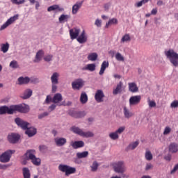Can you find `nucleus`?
I'll use <instances>...</instances> for the list:
<instances>
[{"instance_id":"obj_7","label":"nucleus","mask_w":178,"mask_h":178,"mask_svg":"<svg viewBox=\"0 0 178 178\" xmlns=\"http://www.w3.org/2000/svg\"><path fill=\"white\" fill-rule=\"evenodd\" d=\"M15 150H7L3 152L1 155H0V162L2 163H8L9 161H10V158H12V154H15Z\"/></svg>"},{"instance_id":"obj_34","label":"nucleus","mask_w":178,"mask_h":178,"mask_svg":"<svg viewBox=\"0 0 178 178\" xmlns=\"http://www.w3.org/2000/svg\"><path fill=\"white\" fill-rule=\"evenodd\" d=\"M97 58L98 54L97 53H91L88 56V60H92V62L97 60Z\"/></svg>"},{"instance_id":"obj_38","label":"nucleus","mask_w":178,"mask_h":178,"mask_svg":"<svg viewBox=\"0 0 178 178\" xmlns=\"http://www.w3.org/2000/svg\"><path fill=\"white\" fill-rule=\"evenodd\" d=\"M71 130L73 133H75V134H78V136H81V133L83 132V130L77 127H72Z\"/></svg>"},{"instance_id":"obj_26","label":"nucleus","mask_w":178,"mask_h":178,"mask_svg":"<svg viewBox=\"0 0 178 178\" xmlns=\"http://www.w3.org/2000/svg\"><path fill=\"white\" fill-rule=\"evenodd\" d=\"M51 84H58L59 83V73L54 72L51 76Z\"/></svg>"},{"instance_id":"obj_55","label":"nucleus","mask_w":178,"mask_h":178,"mask_svg":"<svg viewBox=\"0 0 178 178\" xmlns=\"http://www.w3.org/2000/svg\"><path fill=\"white\" fill-rule=\"evenodd\" d=\"M119 138V134L117 132L112 133V140H118Z\"/></svg>"},{"instance_id":"obj_8","label":"nucleus","mask_w":178,"mask_h":178,"mask_svg":"<svg viewBox=\"0 0 178 178\" xmlns=\"http://www.w3.org/2000/svg\"><path fill=\"white\" fill-rule=\"evenodd\" d=\"M19 19V15H15L11 17H10L5 24H3L1 28H0V31H2V30H5V29H6V27L10 26V24H12L13 23H15V22H16V20H17Z\"/></svg>"},{"instance_id":"obj_45","label":"nucleus","mask_w":178,"mask_h":178,"mask_svg":"<svg viewBox=\"0 0 178 178\" xmlns=\"http://www.w3.org/2000/svg\"><path fill=\"white\" fill-rule=\"evenodd\" d=\"M48 12H52V10H60L58 5H53L47 8Z\"/></svg>"},{"instance_id":"obj_37","label":"nucleus","mask_w":178,"mask_h":178,"mask_svg":"<svg viewBox=\"0 0 178 178\" xmlns=\"http://www.w3.org/2000/svg\"><path fill=\"white\" fill-rule=\"evenodd\" d=\"M138 144H140L138 141H135L129 145V146L127 147V149H131V150L136 149V148L138 147Z\"/></svg>"},{"instance_id":"obj_9","label":"nucleus","mask_w":178,"mask_h":178,"mask_svg":"<svg viewBox=\"0 0 178 178\" xmlns=\"http://www.w3.org/2000/svg\"><path fill=\"white\" fill-rule=\"evenodd\" d=\"M141 102V95H134L129 98V106H136Z\"/></svg>"},{"instance_id":"obj_35","label":"nucleus","mask_w":178,"mask_h":178,"mask_svg":"<svg viewBox=\"0 0 178 178\" xmlns=\"http://www.w3.org/2000/svg\"><path fill=\"white\" fill-rule=\"evenodd\" d=\"M24 178H30L31 175L30 174V170L28 168H24L22 169Z\"/></svg>"},{"instance_id":"obj_12","label":"nucleus","mask_w":178,"mask_h":178,"mask_svg":"<svg viewBox=\"0 0 178 178\" xmlns=\"http://www.w3.org/2000/svg\"><path fill=\"white\" fill-rule=\"evenodd\" d=\"M84 86V81L81 79H78L72 83L73 90H80Z\"/></svg>"},{"instance_id":"obj_54","label":"nucleus","mask_w":178,"mask_h":178,"mask_svg":"<svg viewBox=\"0 0 178 178\" xmlns=\"http://www.w3.org/2000/svg\"><path fill=\"white\" fill-rule=\"evenodd\" d=\"M154 168V165L150 163L146 164V167L145 168V170H151Z\"/></svg>"},{"instance_id":"obj_60","label":"nucleus","mask_w":178,"mask_h":178,"mask_svg":"<svg viewBox=\"0 0 178 178\" xmlns=\"http://www.w3.org/2000/svg\"><path fill=\"white\" fill-rule=\"evenodd\" d=\"M51 102H52V98L49 95H47L45 99L46 104H49Z\"/></svg>"},{"instance_id":"obj_5","label":"nucleus","mask_w":178,"mask_h":178,"mask_svg":"<svg viewBox=\"0 0 178 178\" xmlns=\"http://www.w3.org/2000/svg\"><path fill=\"white\" fill-rule=\"evenodd\" d=\"M13 106V115L16 113V112H19L20 113H28L30 112V106L29 105L23 104Z\"/></svg>"},{"instance_id":"obj_1","label":"nucleus","mask_w":178,"mask_h":178,"mask_svg":"<svg viewBox=\"0 0 178 178\" xmlns=\"http://www.w3.org/2000/svg\"><path fill=\"white\" fill-rule=\"evenodd\" d=\"M15 122L19 127H21L23 130H26L25 133L29 137H33L37 134V129L34 127H29L30 123L22 120L20 118H17Z\"/></svg>"},{"instance_id":"obj_42","label":"nucleus","mask_w":178,"mask_h":178,"mask_svg":"<svg viewBox=\"0 0 178 178\" xmlns=\"http://www.w3.org/2000/svg\"><path fill=\"white\" fill-rule=\"evenodd\" d=\"M115 59L116 60H118V62H124V57L122 56V54L117 53L115 54Z\"/></svg>"},{"instance_id":"obj_51","label":"nucleus","mask_w":178,"mask_h":178,"mask_svg":"<svg viewBox=\"0 0 178 178\" xmlns=\"http://www.w3.org/2000/svg\"><path fill=\"white\" fill-rule=\"evenodd\" d=\"M125 129V127H120L118 130L115 131V132H117V134H122V133H123V131H124Z\"/></svg>"},{"instance_id":"obj_17","label":"nucleus","mask_w":178,"mask_h":178,"mask_svg":"<svg viewBox=\"0 0 178 178\" xmlns=\"http://www.w3.org/2000/svg\"><path fill=\"white\" fill-rule=\"evenodd\" d=\"M169 152L171 154H176L178 152V144L173 142L171 143L168 146Z\"/></svg>"},{"instance_id":"obj_46","label":"nucleus","mask_w":178,"mask_h":178,"mask_svg":"<svg viewBox=\"0 0 178 178\" xmlns=\"http://www.w3.org/2000/svg\"><path fill=\"white\" fill-rule=\"evenodd\" d=\"M171 132H172V128H170V127L169 126H167L165 127L163 134L164 136H168V134H170Z\"/></svg>"},{"instance_id":"obj_14","label":"nucleus","mask_w":178,"mask_h":178,"mask_svg":"<svg viewBox=\"0 0 178 178\" xmlns=\"http://www.w3.org/2000/svg\"><path fill=\"white\" fill-rule=\"evenodd\" d=\"M8 140L11 144H16L20 140V136L17 134H10L8 136Z\"/></svg>"},{"instance_id":"obj_56","label":"nucleus","mask_w":178,"mask_h":178,"mask_svg":"<svg viewBox=\"0 0 178 178\" xmlns=\"http://www.w3.org/2000/svg\"><path fill=\"white\" fill-rule=\"evenodd\" d=\"M49 113L47 112H44L40 115H38V119H43V118H45L46 116H48Z\"/></svg>"},{"instance_id":"obj_15","label":"nucleus","mask_w":178,"mask_h":178,"mask_svg":"<svg viewBox=\"0 0 178 178\" xmlns=\"http://www.w3.org/2000/svg\"><path fill=\"white\" fill-rule=\"evenodd\" d=\"M104 97H105L104 92L102 90H97L95 95V100L97 102H104Z\"/></svg>"},{"instance_id":"obj_23","label":"nucleus","mask_w":178,"mask_h":178,"mask_svg":"<svg viewBox=\"0 0 178 178\" xmlns=\"http://www.w3.org/2000/svg\"><path fill=\"white\" fill-rule=\"evenodd\" d=\"M33 95V90L31 89H26L22 95H21V98L22 99H29L30 97Z\"/></svg>"},{"instance_id":"obj_44","label":"nucleus","mask_w":178,"mask_h":178,"mask_svg":"<svg viewBox=\"0 0 178 178\" xmlns=\"http://www.w3.org/2000/svg\"><path fill=\"white\" fill-rule=\"evenodd\" d=\"M70 16L67 15H61L60 17H59L58 20L60 23H62V22L65 21L67 22V20L70 19Z\"/></svg>"},{"instance_id":"obj_49","label":"nucleus","mask_w":178,"mask_h":178,"mask_svg":"<svg viewBox=\"0 0 178 178\" xmlns=\"http://www.w3.org/2000/svg\"><path fill=\"white\" fill-rule=\"evenodd\" d=\"M52 58H54V56L52 54H49L44 57V60H45V62H51V60H52Z\"/></svg>"},{"instance_id":"obj_3","label":"nucleus","mask_w":178,"mask_h":178,"mask_svg":"<svg viewBox=\"0 0 178 178\" xmlns=\"http://www.w3.org/2000/svg\"><path fill=\"white\" fill-rule=\"evenodd\" d=\"M165 55L169 59L170 63L173 65L175 67L178 66V54L173 49H170L167 51H165Z\"/></svg>"},{"instance_id":"obj_21","label":"nucleus","mask_w":178,"mask_h":178,"mask_svg":"<svg viewBox=\"0 0 178 178\" xmlns=\"http://www.w3.org/2000/svg\"><path fill=\"white\" fill-rule=\"evenodd\" d=\"M76 40L79 44H84L87 41V35H86V31H83L81 35L76 38Z\"/></svg>"},{"instance_id":"obj_11","label":"nucleus","mask_w":178,"mask_h":178,"mask_svg":"<svg viewBox=\"0 0 178 178\" xmlns=\"http://www.w3.org/2000/svg\"><path fill=\"white\" fill-rule=\"evenodd\" d=\"M124 91V86H123V82L120 81L115 88H113V95H118V94H122Z\"/></svg>"},{"instance_id":"obj_36","label":"nucleus","mask_w":178,"mask_h":178,"mask_svg":"<svg viewBox=\"0 0 178 178\" xmlns=\"http://www.w3.org/2000/svg\"><path fill=\"white\" fill-rule=\"evenodd\" d=\"M76 156L77 158H79V159H81L83 158H87V156H88V152L85 151L83 152H78L76 153Z\"/></svg>"},{"instance_id":"obj_30","label":"nucleus","mask_w":178,"mask_h":178,"mask_svg":"<svg viewBox=\"0 0 178 178\" xmlns=\"http://www.w3.org/2000/svg\"><path fill=\"white\" fill-rule=\"evenodd\" d=\"M88 102V96L86 92H82L80 97V102L82 104H87Z\"/></svg>"},{"instance_id":"obj_52","label":"nucleus","mask_w":178,"mask_h":178,"mask_svg":"<svg viewBox=\"0 0 178 178\" xmlns=\"http://www.w3.org/2000/svg\"><path fill=\"white\" fill-rule=\"evenodd\" d=\"M95 24L97 26V27H101V26H102V21L99 19H97Z\"/></svg>"},{"instance_id":"obj_19","label":"nucleus","mask_w":178,"mask_h":178,"mask_svg":"<svg viewBox=\"0 0 178 178\" xmlns=\"http://www.w3.org/2000/svg\"><path fill=\"white\" fill-rule=\"evenodd\" d=\"M83 6V1L76 2L73 6L72 13V15H76L79 12V10Z\"/></svg>"},{"instance_id":"obj_22","label":"nucleus","mask_w":178,"mask_h":178,"mask_svg":"<svg viewBox=\"0 0 178 178\" xmlns=\"http://www.w3.org/2000/svg\"><path fill=\"white\" fill-rule=\"evenodd\" d=\"M71 145L74 149H77V148H83V147H84V142L82 140L72 142Z\"/></svg>"},{"instance_id":"obj_48","label":"nucleus","mask_w":178,"mask_h":178,"mask_svg":"<svg viewBox=\"0 0 178 178\" xmlns=\"http://www.w3.org/2000/svg\"><path fill=\"white\" fill-rule=\"evenodd\" d=\"M149 0H142L138 3H136V6L137 8H141V6H143V5L145 4V3H147V2L149 1Z\"/></svg>"},{"instance_id":"obj_61","label":"nucleus","mask_w":178,"mask_h":178,"mask_svg":"<svg viewBox=\"0 0 178 178\" xmlns=\"http://www.w3.org/2000/svg\"><path fill=\"white\" fill-rule=\"evenodd\" d=\"M8 167L9 165H8L0 164V169H2L3 170L8 169Z\"/></svg>"},{"instance_id":"obj_39","label":"nucleus","mask_w":178,"mask_h":178,"mask_svg":"<svg viewBox=\"0 0 178 178\" xmlns=\"http://www.w3.org/2000/svg\"><path fill=\"white\" fill-rule=\"evenodd\" d=\"M9 51V43L6 42V44H1V51L3 52V54H6Z\"/></svg>"},{"instance_id":"obj_43","label":"nucleus","mask_w":178,"mask_h":178,"mask_svg":"<svg viewBox=\"0 0 178 178\" xmlns=\"http://www.w3.org/2000/svg\"><path fill=\"white\" fill-rule=\"evenodd\" d=\"M147 103L149 108H155V106H156V102L154 100H151L149 97L147 98Z\"/></svg>"},{"instance_id":"obj_41","label":"nucleus","mask_w":178,"mask_h":178,"mask_svg":"<svg viewBox=\"0 0 178 178\" xmlns=\"http://www.w3.org/2000/svg\"><path fill=\"white\" fill-rule=\"evenodd\" d=\"M145 156L147 161H152L153 156L151 151L147 150Z\"/></svg>"},{"instance_id":"obj_47","label":"nucleus","mask_w":178,"mask_h":178,"mask_svg":"<svg viewBox=\"0 0 178 178\" xmlns=\"http://www.w3.org/2000/svg\"><path fill=\"white\" fill-rule=\"evenodd\" d=\"M10 67H12L13 69H17V67H19V64L17 63V61H11L10 63Z\"/></svg>"},{"instance_id":"obj_33","label":"nucleus","mask_w":178,"mask_h":178,"mask_svg":"<svg viewBox=\"0 0 178 178\" xmlns=\"http://www.w3.org/2000/svg\"><path fill=\"white\" fill-rule=\"evenodd\" d=\"M130 41H131V38L129 33L124 35L121 38V42H130Z\"/></svg>"},{"instance_id":"obj_63","label":"nucleus","mask_w":178,"mask_h":178,"mask_svg":"<svg viewBox=\"0 0 178 178\" xmlns=\"http://www.w3.org/2000/svg\"><path fill=\"white\" fill-rule=\"evenodd\" d=\"M56 108V106L55 104H51L49 107V109H50V111L52 112V111H55Z\"/></svg>"},{"instance_id":"obj_6","label":"nucleus","mask_w":178,"mask_h":178,"mask_svg":"<svg viewBox=\"0 0 178 178\" xmlns=\"http://www.w3.org/2000/svg\"><path fill=\"white\" fill-rule=\"evenodd\" d=\"M58 170H60V172H63V173H65V176H70V175L76 173V168L65 164H60L58 165Z\"/></svg>"},{"instance_id":"obj_2","label":"nucleus","mask_w":178,"mask_h":178,"mask_svg":"<svg viewBox=\"0 0 178 178\" xmlns=\"http://www.w3.org/2000/svg\"><path fill=\"white\" fill-rule=\"evenodd\" d=\"M24 156L26 159L31 161L32 163L35 166H40L41 165V159L35 157V150L29 149L24 154Z\"/></svg>"},{"instance_id":"obj_31","label":"nucleus","mask_w":178,"mask_h":178,"mask_svg":"<svg viewBox=\"0 0 178 178\" xmlns=\"http://www.w3.org/2000/svg\"><path fill=\"white\" fill-rule=\"evenodd\" d=\"M85 115H86V112L84 111H79V112L74 111L72 113L73 118H84Z\"/></svg>"},{"instance_id":"obj_64","label":"nucleus","mask_w":178,"mask_h":178,"mask_svg":"<svg viewBox=\"0 0 178 178\" xmlns=\"http://www.w3.org/2000/svg\"><path fill=\"white\" fill-rule=\"evenodd\" d=\"M158 13V9L157 8H153L151 11V15H156Z\"/></svg>"},{"instance_id":"obj_57","label":"nucleus","mask_w":178,"mask_h":178,"mask_svg":"<svg viewBox=\"0 0 178 178\" xmlns=\"http://www.w3.org/2000/svg\"><path fill=\"white\" fill-rule=\"evenodd\" d=\"M177 170H178V163L175 165L174 168L171 170L170 174L173 175V173H176Z\"/></svg>"},{"instance_id":"obj_32","label":"nucleus","mask_w":178,"mask_h":178,"mask_svg":"<svg viewBox=\"0 0 178 178\" xmlns=\"http://www.w3.org/2000/svg\"><path fill=\"white\" fill-rule=\"evenodd\" d=\"M81 137H83L85 138H88L90 137H94V134L91 131L84 132V131H82V133L81 134Z\"/></svg>"},{"instance_id":"obj_62","label":"nucleus","mask_w":178,"mask_h":178,"mask_svg":"<svg viewBox=\"0 0 178 178\" xmlns=\"http://www.w3.org/2000/svg\"><path fill=\"white\" fill-rule=\"evenodd\" d=\"M40 151H45L47 149V146L45 145H41L40 147Z\"/></svg>"},{"instance_id":"obj_50","label":"nucleus","mask_w":178,"mask_h":178,"mask_svg":"<svg viewBox=\"0 0 178 178\" xmlns=\"http://www.w3.org/2000/svg\"><path fill=\"white\" fill-rule=\"evenodd\" d=\"M11 2L15 5H22V3H24L25 0H11Z\"/></svg>"},{"instance_id":"obj_4","label":"nucleus","mask_w":178,"mask_h":178,"mask_svg":"<svg viewBox=\"0 0 178 178\" xmlns=\"http://www.w3.org/2000/svg\"><path fill=\"white\" fill-rule=\"evenodd\" d=\"M112 166L115 173L123 175L126 172V164L122 161L114 162Z\"/></svg>"},{"instance_id":"obj_24","label":"nucleus","mask_w":178,"mask_h":178,"mask_svg":"<svg viewBox=\"0 0 178 178\" xmlns=\"http://www.w3.org/2000/svg\"><path fill=\"white\" fill-rule=\"evenodd\" d=\"M123 113L126 119H130V118H133V116H134V113H131V111H130V110L126 106H124L123 108Z\"/></svg>"},{"instance_id":"obj_25","label":"nucleus","mask_w":178,"mask_h":178,"mask_svg":"<svg viewBox=\"0 0 178 178\" xmlns=\"http://www.w3.org/2000/svg\"><path fill=\"white\" fill-rule=\"evenodd\" d=\"M109 67V63L108 61H104L102 63L100 70L99 72V76H102L104 73H105V70H106V67Z\"/></svg>"},{"instance_id":"obj_28","label":"nucleus","mask_w":178,"mask_h":178,"mask_svg":"<svg viewBox=\"0 0 178 178\" xmlns=\"http://www.w3.org/2000/svg\"><path fill=\"white\" fill-rule=\"evenodd\" d=\"M97 65L94 63L88 64L86 67L82 68V70H88L89 72H95Z\"/></svg>"},{"instance_id":"obj_29","label":"nucleus","mask_w":178,"mask_h":178,"mask_svg":"<svg viewBox=\"0 0 178 178\" xmlns=\"http://www.w3.org/2000/svg\"><path fill=\"white\" fill-rule=\"evenodd\" d=\"M29 83H30V78H29L28 76H20L19 78H18V83L19 84V86H22L23 84H29Z\"/></svg>"},{"instance_id":"obj_20","label":"nucleus","mask_w":178,"mask_h":178,"mask_svg":"<svg viewBox=\"0 0 178 178\" xmlns=\"http://www.w3.org/2000/svg\"><path fill=\"white\" fill-rule=\"evenodd\" d=\"M129 87V91L130 92H138V87L137 86V84L134 82H131L128 83Z\"/></svg>"},{"instance_id":"obj_10","label":"nucleus","mask_w":178,"mask_h":178,"mask_svg":"<svg viewBox=\"0 0 178 178\" xmlns=\"http://www.w3.org/2000/svg\"><path fill=\"white\" fill-rule=\"evenodd\" d=\"M13 115V106H2L0 107V115Z\"/></svg>"},{"instance_id":"obj_58","label":"nucleus","mask_w":178,"mask_h":178,"mask_svg":"<svg viewBox=\"0 0 178 178\" xmlns=\"http://www.w3.org/2000/svg\"><path fill=\"white\" fill-rule=\"evenodd\" d=\"M57 83H51L52 87V92H56V90H58V86H56Z\"/></svg>"},{"instance_id":"obj_18","label":"nucleus","mask_w":178,"mask_h":178,"mask_svg":"<svg viewBox=\"0 0 178 178\" xmlns=\"http://www.w3.org/2000/svg\"><path fill=\"white\" fill-rule=\"evenodd\" d=\"M54 142L56 143V145H57V147H63V145L66 144L67 140H66V138H56L54 139Z\"/></svg>"},{"instance_id":"obj_13","label":"nucleus","mask_w":178,"mask_h":178,"mask_svg":"<svg viewBox=\"0 0 178 178\" xmlns=\"http://www.w3.org/2000/svg\"><path fill=\"white\" fill-rule=\"evenodd\" d=\"M63 100V97H62V94L56 93L53 97L51 99V102H53V104H57L58 106H62L63 104H60V102H62Z\"/></svg>"},{"instance_id":"obj_27","label":"nucleus","mask_w":178,"mask_h":178,"mask_svg":"<svg viewBox=\"0 0 178 178\" xmlns=\"http://www.w3.org/2000/svg\"><path fill=\"white\" fill-rule=\"evenodd\" d=\"M44 51L39 50L35 55V59L33 60L35 63H38L42 59V56H44Z\"/></svg>"},{"instance_id":"obj_16","label":"nucleus","mask_w":178,"mask_h":178,"mask_svg":"<svg viewBox=\"0 0 178 178\" xmlns=\"http://www.w3.org/2000/svg\"><path fill=\"white\" fill-rule=\"evenodd\" d=\"M79 34H80V29L77 28H73L70 30L71 40H76L79 37Z\"/></svg>"},{"instance_id":"obj_53","label":"nucleus","mask_w":178,"mask_h":178,"mask_svg":"<svg viewBox=\"0 0 178 178\" xmlns=\"http://www.w3.org/2000/svg\"><path fill=\"white\" fill-rule=\"evenodd\" d=\"M170 106L172 108H178V100H175L173 101L171 104Z\"/></svg>"},{"instance_id":"obj_59","label":"nucleus","mask_w":178,"mask_h":178,"mask_svg":"<svg viewBox=\"0 0 178 178\" xmlns=\"http://www.w3.org/2000/svg\"><path fill=\"white\" fill-rule=\"evenodd\" d=\"M164 159L165 161H168V162H170V161H172V155L167 154L166 156H164Z\"/></svg>"},{"instance_id":"obj_40","label":"nucleus","mask_w":178,"mask_h":178,"mask_svg":"<svg viewBox=\"0 0 178 178\" xmlns=\"http://www.w3.org/2000/svg\"><path fill=\"white\" fill-rule=\"evenodd\" d=\"M98 166H99L98 162L94 161L92 165L90 166L91 172H97V170H98Z\"/></svg>"}]
</instances>
